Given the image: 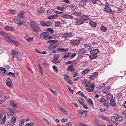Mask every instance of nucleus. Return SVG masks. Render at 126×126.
<instances>
[{"mask_svg":"<svg viewBox=\"0 0 126 126\" xmlns=\"http://www.w3.org/2000/svg\"><path fill=\"white\" fill-rule=\"evenodd\" d=\"M6 85L10 88L13 87V84L10 78H7L6 81Z\"/></svg>","mask_w":126,"mask_h":126,"instance_id":"nucleus-1","label":"nucleus"},{"mask_svg":"<svg viewBox=\"0 0 126 126\" xmlns=\"http://www.w3.org/2000/svg\"><path fill=\"white\" fill-rule=\"evenodd\" d=\"M59 56L58 54H55L52 60V62L54 63H60V61L58 62L57 61V60L59 58Z\"/></svg>","mask_w":126,"mask_h":126,"instance_id":"nucleus-2","label":"nucleus"},{"mask_svg":"<svg viewBox=\"0 0 126 126\" xmlns=\"http://www.w3.org/2000/svg\"><path fill=\"white\" fill-rule=\"evenodd\" d=\"M6 116L5 115L2 118L3 115L2 114H0V124L3 125L4 124L6 119Z\"/></svg>","mask_w":126,"mask_h":126,"instance_id":"nucleus-3","label":"nucleus"},{"mask_svg":"<svg viewBox=\"0 0 126 126\" xmlns=\"http://www.w3.org/2000/svg\"><path fill=\"white\" fill-rule=\"evenodd\" d=\"M63 37L66 39H69L72 37L73 34L71 32H65L63 34Z\"/></svg>","mask_w":126,"mask_h":126,"instance_id":"nucleus-4","label":"nucleus"},{"mask_svg":"<svg viewBox=\"0 0 126 126\" xmlns=\"http://www.w3.org/2000/svg\"><path fill=\"white\" fill-rule=\"evenodd\" d=\"M13 19L15 23L18 24L19 26H21L22 25L23 21H21L19 19L16 17H14Z\"/></svg>","mask_w":126,"mask_h":126,"instance_id":"nucleus-5","label":"nucleus"},{"mask_svg":"<svg viewBox=\"0 0 126 126\" xmlns=\"http://www.w3.org/2000/svg\"><path fill=\"white\" fill-rule=\"evenodd\" d=\"M74 23L76 25H80L84 23V21L79 18H76L74 20Z\"/></svg>","mask_w":126,"mask_h":126,"instance_id":"nucleus-6","label":"nucleus"},{"mask_svg":"<svg viewBox=\"0 0 126 126\" xmlns=\"http://www.w3.org/2000/svg\"><path fill=\"white\" fill-rule=\"evenodd\" d=\"M7 109L8 110V111L7 113V115L8 116H11L14 114L15 111V110H13L11 108H8Z\"/></svg>","mask_w":126,"mask_h":126,"instance_id":"nucleus-7","label":"nucleus"},{"mask_svg":"<svg viewBox=\"0 0 126 126\" xmlns=\"http://www.w3.org/2000/svg\"><path fill=\"white\" fill-rule=\"evenodd\" d=\"M64 78L65 79L66 81L70 84H73L71 80V78L70 76L69 75H64Z\"/></svg>","mask_w":126,"mask_h":126,"instance_id":"nucleus-8","label":"nucleus"},{"mask_svg":"<svg viewBox=\"0 0 126 126\" xmlns=\"http://www.w3.org/2000/svg\"><path fill=\"white\" fill-rule=\"evenodd\" d=\"M104 9L105 12L109 13H111L113 14L114 13V11H112L110 7L107 6H106Z\"/></svg>","mask_w":126,"mask_h":126,"instance_id":"nucleus-9","label":"nucleus"},{"mask_svg":"<svg viewBox=\"0 0 126 126\" xmlns=\"http://www.w3.org/2000/svg\"><path fill=\"white\" fill-rule=\"evenodd\" d=\"M95 87L94 84H93L90 85V87H88L86 89V90L89 92H91L94 91V89Z\"/></svg>","mask_w":126,"mask_h":126,"instance_id":"nucleus-10","label":"nucleus"},{"mask_svg":"<svg viewBox=\"0 0 126 126\" xmlns=\"http://www.w3.org/2000/svg\"><path fill=\"white\" fill-rule=\"evenodd\" d=\"M69 40L70 41L71 44L73 45H78L80 43V40H79L77 39L76 40Z\"/></svg>","mask_w":126,"mask_h":126,"instance_id":"nucleus-11","label":"nucleus"},{"mask_svg":"<svg viewBox=\"0 0 126 126\" xmlns=\"http://www.w3.org/2000/svg\"><path fill=\"white\" fill-rule=\"evenodd\" d=\"M11 54L13 56L12 60L14 61L15 58H17L18 57L19 53L18 52L16 51L15 50H14Z\"/></svg>","mask_w":126,"mask_h":126,"instance_id":"nucleus-12","label":"nucleus"},{"mask_svg":"<svg viewBox=\"0 0 126 126\" xmlns=\"http://www.w3.org/2000/svg\"><path fill=\"white\" fill-rule=\"evenodd\" d=\"M49 35L48 32H44L41 33L40 35V37L41 39H44L47 37Z\"/></svg>","mask_w":126,"mask_h":126,"instance_id":"nucleus-13","label":"nucleus"},{"mask_svg":"<svg viewBox=\"0 0 126 126\" xmlns=\"http://www.w3.org/2000/svg\"><path fill=\"white\" fill-rule=\"evenodd\" d=\"M58 107L63 113L66 115H67L68 114V113L63 108L61 105H59L58 106Z\"/></svg>","mask_w":126,"mask_h":126,"instance_id":"nucleus-14","label":"nucleus"},{"mask_svg":"<svg viewBox=\"0 0 126 126\" xmlns=\"http://www.w3.org/2000/svg\"><path fill=\"white\" fill-rule=\"evenodd\" d=\"M98 73L97 72H94L93 73L92 75L89 77V78L91 80H92L95 79L97 77Z\"/></svg>","mask_w":126,"mask_h":126,"instance_id":"nucleus-15","label":"nucleus"},{"mask_svg":"<svg viewBox=\"0 0 126 126\" xmlns=\"http://www.w3.org/2000/svg\"><path fill=\"white\" fill-rule=\"evenodd\" d=\"M4 29L7 31H14V29L13 27L9 26H5L4 27Z\"/></svg>","mask_w":126,"mask_h":126,"instance_id":"nucleus-16","label":"nucleus"},{"mask_svg":"<svg viewBox=\"0 0 126 126\" xmlns=\"http://www.w3.org/2000/svg\"><path fill=\"white\" fill-rule=\"evenodd\" d=\"M4 37L5 38V39L6 41L8 43H10L11 41L10 40H12L10 38V35L8 34L5 33V36H4Z\"/></svg>","mask_w":126,"mask_h":126,"instance_id":"nucleus-17","label":"nucleus"},{"mask_svg":"<svg viewBox=\"0 0 126 126\" xmlns=\"http://www.w3.org/2000/svg\"><path fill=\"white\" fill-rule=\"evenodd\" d=\"M62 16L63 18L67 19L70 18L74 19L75 18L73 16L71 15L67 14H64Z\"/></svg>","mask_w":126,"mask_h":126,"instance_id":"nucleus-18","label":"nucleus"},{"mask_svg":"<svg viewBox=\"0 0 126 126\" xmlns=\"http://www.w3.org/2000/svg\"><path fill=\"white\" fill-rule=\"evenodd\" d=\"M110 87H107L105 88L103 90V92L105 94L110 92Z\"/></svg>","mask_w":126,"mask_h":126,"instance_id":"nucleus-19","label":"nucleus"},{"mask_svg":"<svg viewBox=\"0 0 126 126\" xmlns=\"http://www.w3.org/2000/svg\"><path fill=\"white\" fill-rule=\"evenodd\" d=\"M58 16V15L57 14H54L51 15L48 17L47 18L50 19H56Z\"/></svg>","mask_w":126,"mask_h":126,"instance_id":"nucleus-20","label":"nucleus"},{"mask_svg":"<svg viewBox=\"0 0 126 126\" xmlns=\"http://www.w3.org/2000/svg\"><path fill=\"white\" fill-rule=\"evenodd\" d=\"M79 113L82 116V117H83L86 116L87 114V112L85 110H81L79 112Z\"/></svg>","mask_w":126,"mask_h":126,"instance_id":"nucleus-21","label":"nucleus"},{"mask_svg":"<svg viewBox=\"0 0 126 126\" xmlns=\"http://www.w3.org/2000/svg\"><path fill=\"white\" fill-rule=\"evenodd\" d=\"M97 55L96 54H93L90 55L89 57L90 60H93L97 58Z\"/></svg>","mask_w":126,"mask_h":126,"instance_id":"nucleus-22","label":"nucleus"},{"mask_svg":"<svg viewBox=\"0 0 126 126\" xmlns=\"http://www.w3.org/2000/svg\"><path fill=\"white\" fill-rule=\"evenodd\" d=\"M83 82L84 85L85 86L87 87H90V86L91 85L90 82L86 80H84L83 81Z\"/></svg>","mask_w":126,"mask_h":126,"instance_id":"nucleus-23","label":"nucleus"},{"mask_svg":"<svg viewBox=\"0 0 126 126\" xmlns=\"http://www.w3.org/2000/svg\"><path fill=\"white\" fill-rule=\"evenodd\" d=\"M115 115L118 121H121L123 120V118L122 116H119L117 113L115 114Z\"/></svg>","mask_w":126,"mask_h":126,"instance_id":"nucleus-24","label":"nucleus"},{"mask_svg":"<svg viewBox=\"0 0 126 126\" xmlns=\"http://www.w3.org/2000/svg\"><path fill=\"white\" fill-rule=\"evenodd\" d=\"M11 41L9 43H11V44L14 45L16 46H18L19 44V43L16 41L12 39L10 40Z\"/></svg>","mask_w":126,"mask_h":126,"instance_id":"nucleus-25","label":"nucleus"},{"mask_svg":"<svg viewBox=\"0 0 126 126\" xmlns=\"http://www.w3.org/2000/svg\"><path fill=\"white\" fill-rule=\"evenodd\" d=\"M86 50L84 48H81L78 50V52L79 54H82L85 53Z\"/></svg>","mask_w":126,"mask_h":126,"instance_id":"nucleus-26","label":"nucleus"},{"mask_svg":"<svg viewBox=\"0 0 126 126\" xmlns=\"http://www.w3.org/2000/svg\"><path fill=\"white\" fill-rule=\"evenodd\" d=\"M99 51L98 49H95L90 50V52L91 54H96Z\"/></svg>","mask_w":126,"mask_h":126,"instance_id":"nucleus-27","label":"nucleus"},{"mask_svg":"<svg viewBox=\"0 0 126 126\" xmlns=\"http://www.w3.org/2000/svg\"><path fill=\"white\" fill-rule=\"evenodd\" d=\"M113 96L111 94H108L106 95V98L108 100H110L113 99Z\"/></svg>","mask_w":126,"mask_h":126,"instance_id":"nucleus-28","label":"nucleus"},{"mask_svg":"<svg viewBox=\"0 0 126 126\" xmlns=\"http://www.w3.org/2000/svg\"><path fill=\"white\" fill-rule=\"evenodd\" d=\"M108 51L110 53H112L115 51V49L112 47L109 46L108 48Z\"/></svg>","mask_w":126,"mask_h":126,"instance_id":"nucleus-29","label":"nucleus"},{"mask_svg":"<svg viewBox=\"0 0 126 126\" xmlns=\"http://www.w3.org/2000/svg\"><path fill=\"white\" fill-rule=\"evenodd\" d=\"M79 18L81 19L84 20H88L89 19V17L86 15H84L79 17Z\"/></svg>","mask_w":126,"mask_h":126,"instance_id":"nucleus-30","label":"nucleus"},{"mask_svg":"<svg viewBox=\"0 0 126 126\" xmlns=\"http://www.w3.org/2000/svg\"><path fill=\"white\" fill-rule=\"evenodd\" d=\"M24 38L28 42H31L33 40V38L32 37H30L27 36H25Z\"/></svg>","mask_w":126,"mask_h":126,"instance_id":"nucleus-31","label":"nucleus"},{"mask_svg":"<svg viewBox=\"0 0 126 126\" xmlns=\"http://www.w3.org/2000/svg\"><path fill=\"white\" fill-rule=\"evenodd\" d=\"M37 26V24L34 21H32L31 23L30 27L32 29Z\"/></svg>","mask_w":126,"mask_h":126,"instance_id":"nucleus-32","label":"nucleus"},{"mask_svg":"<svg viewBox=\"0 0 126 126\" xmlns=\"http://www.w3.org/2000/svg\"><path fill=\"white\" fill-rule=\"evenodd\" d=\"M57 50L60 51H67L68 50L67 48H64L63 47H59L57 49Z\"/></svg>","mask_w":126,"mask_h":126,"instance_id":"nucleus-33","label":"nucleus"},{"mask_svg":"<svg viewBox=\"0 0 126 126\" xmlns=\"http://www.w3.org/2000/svg\"><path fill=\"white\" fill-rule=\"evenodd\" d=\"M90 70L89 68H87L83 70L82 72V73L83 75H85L88 73L90 71Z\"/></svg>","mask_w":126,"mask_h":126,"instance_id":"nucleus-34","label":"nucleus"},{"mask_svg":"<svg viewBox=\"0 0 126 126\" xmlns=\"http://www.w3.org/2000/svg\"><path fill=\"white\" fill-rule=\"evenodd\" d=\"M10 104L11 107L14 108H16L17 107L16 103L13 101L10 102Z\"/></svg>","mask_w":126,"mask_h":126,"instance_id":"nucleus-35","label":"nucleus"},{"mask_svg":"<svg viewBox=\"0 0 126 126\" xmlns=\"http://www.w3.org/2000/svg\"><path fill=\"white\" fill-rule=\"evenodd\" d=\"M110 104L111 106H114L116 104V103L114 100L112 99L110 100Z\"/></svg>","mask_w":126,"mask_h":126,"instance_id":"nucleus-36","label":"nucleus"},{"mask_svg":"<svg viewBox=\"0 0 126 126\" xmlns=\"http://www.w3.org/2000/svg\"><path fill=\"white\" fill-rule=\"evenodd\" d=\"M32 29L33 30V32H38L39 31L40 29L39 27L37 26Z\"/></svg>","mask_w":126,"mask_h":126,"instance_id":"nucleus-37","label":"nucleus"},{"mask_svg":"<svg viewBox=\"0 0 126 126\" xmlns=\"http://www.w3.org/2000/svg\"><path fill=\"white\" fill-rule=\"evenodd\" d=\"M100 29L101 30L104 32H106L107 30V28L103 26H101Z\"/></svg>","mask_w":126,"mask_h":126,"instance_id":"nucleus-38","label":"nucleus"},{"mask_svg":"<svg viewBox=\"0 0 126 126\" xmlns=\"http://www.w3.org/2000/svg\"><path fill=\"white\" fill-rule=\"evenodd\" d=\"M61 23L59 21H57L55 22V25L56 27H59L61 26Z\"/></svg>","mask_w":126,"mask_h":126,"instance_id":"nucleus-39","label":"nucleus"},{"mask_svg":"<svg viewBox=\"0 0 126 126\" xmlns=\"http://www.w3.org/2000/svg\"><path fill=\"white\" fill-rule=\"evenodd\" d=\"M38 68L39 69V71L40 72L41 74L42 75H43V74L42 72L43 68L40 65L39 63L38 64Z\"/></svg>","mask_w":126,"mask_h":126,"instance_id":"nucleus-40","label":"nucleus"},{"mask_svg":"<svg viewBox=\"0 0 126 126\" xmlns=\"http://www.w3.org/2000/svg\"><path fill=\"white\" fill-rule=\"evenodd\" d=\"M76 5H77L75 4H73L72 5H71V7L73 10L75 11L77 9V7Z\"/></svg>","mask_w":126,"mask_h":126,"instance_id":"nucleus-41","label":"nucleus"},{"mask_svg":"<svg viewBox=\"0 0 126 126\" xmlns=\"http://www.w3.org/2000/svg\"><path fill=\"white\" fill-rule=\"evenodd\" d=\"M78 101L81 105H83L84 102V100L82 98H79V99Z\"/></svg>","mask_w":126,"mask_h":126,"instance_id":"nucleus-42","label":"nucleus"},{"mask_svg":"<svg viewBox=\"0 0 126 126\" xmlns=\"http://www.w3.org/2000/svg\"><path fill=\"white\" fill-rule=\"evenodd\" d=\"M58 46L57 45H54L53 44H52L50 45L48 47L49 49H53L57 47Z\"/></svg>","mask_w":126,"mask_h":126,"instance_id":"nucleus-43","label":"nucleus"},{"mask_svg":"<svg viewBox=\"0 0 126 126\" xmlns=\"http://www.w3.org/2000/svg\"><path fill=\"white\" fill-rule=\"evenodd\" d=\"M57 42H58L57 40H48L47 41V42L48 43L50 44L55 43H57Z\"/></svg>","mask_w":126,"mask_h":126,"instance_id":"nucleus-44","label":"nucleus"},{"mask_svg":"<svg viewBox=\"0 0 126 126\" xmlns=\"http://www.w3.org/2000/svg\"><path fill=\"white\" fill-rule=\"evenodd\" d=\"M90 24L92 27H95L96 26V23L94 21H91L90 22Z\"/></svg>","mask_w":126,"mask_h":126,"instance_id":"nucleus-45","label":"nucleus"},{"mask_svg":"<svg viewBox=\"0 0 126 126\" xmlns=\"http://www.w3.org/2000/svg\"><path fill=\"white\" fill-rule=\"evenodd\" d=\"M77 94L81 95L82 96L84 97L85 98H87V97L84 95V94L81 91H78L77 93Z\"/></svg>","mask_w":126,"mask_h":126,"instance_id":"nucleus-46","label":"nucleus"},{"mask_svg":"<svg viewBox=\"0 0 126 126\" xmlns=\"http://www.w3.org/2000/svg\"><path fill=\"white\" fill-rule=\"evenodd\" d=\"M74 66L73 65H72L69 66L67 68V69H70V71H75V69L73 67Z\"/></svg>","mask_w":126,"mask_h":126,"instance_id":"nucleus-47","label":"nucleus"},{"mask_svg":"<svg viewBox=\"0 0 126 126\" xmlns=\"http://www.w3.org/2000/svg\"><path fill=\"white\" fill-rule=\"evenodd\" d=\"M87 101L90 105L92 106L93 105V101L91 99L88 98L87 99Z\"/></svg>","mask_w":126,"mask_h":126,"instance_id":"nucleus-48","label":"nucleus"},{"mask_svg":"<svg viewBox=\"0 0 126 126\" xmlns=\"http://www.w3.org/2000/svg\"><path fill=\"white\" fill-rule=\"evenodd\" d=\"M70 54V52H68L65 54L63 56V58L65 59H67L69 56Z\"/></svg>","mask_w":126,"mask_h":126,"instance_id":"nucleus-49","label":"nucleus"},{"mask_svg":"<svg viewBox=\"0 0 126 126\" xmlns=\"http://www.w3.org/2000/svg\"><path fill=\"white\" fill-rule=\"evenodd\" d=\"M0 70L3 73V75H4L7 73L6 72V70L5 68L3 67H1L0 68Z\"/></svg>","mask_w":126,"mask_h":126,"instance_id":"nucleus-50","label":"nucleus"},{"mask_svg":"<svg viewBox=\"0 0 126 126\" xmlns=\"http://www.w3.org/2000/svg\"><path fill=\"white\" fill-rule=\"evenodd\" d=\"M72 14L73 15H75L76 16H79V17H80L81 15V13L80 12H75L73 13H72Z\"/></svg>","mask_w":126,"mask_h":126,"instance_id":"nucleus-51","label":"nucleus"},{"mask_svg":"<svg viewBox=\"0 0 126 126\" xmlns=\"http://www.w3.org/2000/svg\"><path fill=\"white\" fill-rule=\"evenodd\" d=\"M11 119H12L11 121V122L13 124L15 123L16 121V118L15 117H13L11 118Z\"/></svg>","mask_w":126,"mask_h":126,"instance_id":"nucleus-52","label":"nucleus"},{"mask_svg":"<svg viewBox=\"0 0 126 126\" xmlns=\"http://www.w3.org/2000/svg\"><path fill=\"white\" fill-rule=\"evenodd\" d=\"M24 122V120L23 119L21 120L19 122V126H21L23 125Z\"/></svg>","mask_w":126,"mask_h":126,"instance_id":"nucleus-53","label":"nucleus"},{"mask_svg":"<svg viewBox=\"0 0 126 126\" xmlns=\"http://www.w3.org/2000/svg\"><path fill=\"white\" fill-rule=\"evenodd\" d=\"M38 11L41 13H43L45 11V9L42 7H41L40 8L38 9Z\"/></svg>","mask_w":126,"mask_h":126,"instance_id":"nucleus-54","label":"nucleus"},{"mask_svg":"<svg viewBox=\"0 0 126 126\" xmlns=\"http://www.w3.org/2000/svg\"><path fill=\"white\" fill-rule=\"evenodd\" d=\"M86 2H86L82 1L80 3V4L83 7L86 5Z\"/></svg>","mask_w":126,"mask_h":126,"instance_id":"nucleus-55","label":"nucleus"},{"mask_svg":"<svg viewBox=\"0 0 126 126\" xmlns=\"http://www.w3.org/2000/svg\"><path fill=\"white\" fill-rule=\"evenodd\" d=\"M8 12L9 13L12 14H14L15 13V10H9Z\"/></svg>","mask_w":126,"mask_h":126,"instance_id":"nucleus-56","label":"nucleus"},{"mask_svg":"<svg viewBox=\"0 0 126 126\" xmlns=\"http://www.w3.org/2000/svg\"><path fill=\"white\" fill-rule=\"evenodd\" d=\"M10 97V96L9 95H7L6 96H4L2 99H3L4 101H5L6 100L9 99Z\"/></svg>","mask_w":126,"mask_h":126,"instance_id":"nucleus-57","label":"nucleus"},{"mask_svg":"<svg viewBox=\"0 0 126 126\" xmlns=\"http://www.w3.org/2000/svg\"><path fill=\"white\" fill-rule=\"evenodd\" d=\"M46 31L48 32H50L52 33H53L54 32V30L53 29L51 28H48L47 29Z\"/></svg>","mask_w":126,"mask_h":126,"instance_id":"nucleus-58","label":"nucleus"},{"mask_svg":"<svg viewBox=\"0 0 126 126\" xmlns=\"http://www.w3.org/2000/svg\"><path fill=\"white\" fill-rule=\"evenodd\" d=\"M111 120L112 122H115L116 120L115 118V117L114 116H112L111 117Z\"/></svg>","mask_w":126,"mask_h":126,"instance_id":"nucleus-59","label":"nucleus"},{"mask_svg":"<svg viewBox=\"0 0 126 126\" xmlns=\"http://www.w3.org/2000/svg\"><path fill=\"white\" fill-rule=\"evenodd\" d=\"M40 23L41 25L42 26H45V23L44 21H40Z\"/></svg>","mask_w":126,"mask_h":126,"instance_id":"nucleus-60","label":"nucleus"},{"mask_svg":"<svg viewBox=\"0 0 126 126\" xmlns=\"http://www.w3.org/2000/svg\"><path fill=\"white\" fill-rule=\"evenodd\" d=\"M50 91L52 92L54 95H57V93L54 90L52 89H50Z\"/></svg>","mask_w":126,"mask_h":126,"instance_id":"nucleus-61","label":"nucleus"},{"mask_svg":"<svg viewBox=\"0 0 126 126\" xmlns=\"http://www.w3.org/2000/svg\"><path fill=\"white\" fill-rule=\"evenodd\" d=\"M76 55V53H74L72 54L70 57V58L71 59H73L75 56Z\"/></svg>","mask_w":126,"mask_h":126,"instance_id":"nucleus-62","label":"nucleus"},{"mask_svg":"<svg viewBox=\"0 0 126 126\" xmlns=\"http://www.w3.org/2000/svg\"><path fill=\"white\" fill-rule=\"evenodd\" d=\"M14 124L11 122H8L6 125V126H14Z\"/></svg>","mask_w":126,"mask_h":126,"instance_id":"nucleus-63","label":"nucleus"},{"mask_svg":"<svg viewBox=\"0 0 126 126\" xmlns=\"http://www.w3.org/2000/svg\"><path fill=\"white\" fill-rule=\"evenodd\" d=\"M34 124L33 123H32L29 124V123H27L26 124V126H32Z\"/></svg>","mask_w":126,"mask_h":126,"instance_id":"nucleus-64","label":"nucleus"}]
</instances>
